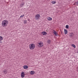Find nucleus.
I'll use <instances>...</instances> for the list:
<instances>
[{"label": "nucleus", "mask_w": 78, "mask_h": 78, "mask_svg": "<svg viewBox=\"0 0 78 78\" xmlns=\"http://www.w3.org/2000/svg\"><path fill=\"white\" fill-rule=\"evenodd\" d=\"M66 28H69V25H67L66 26Z\"/></svg>", "instance_id": "412c9836"}, {"label": "nucleus", "mask_w": 78, "mask_h": 78, "mask_svg": "<svg viewBox=\"0 0 78 78\" xmlns=\"http://www.w3.org/2000/svg\"><path fill=\"white\" fill-rule=\"evenodd\" d=\"M41 34H42L43 35H46L47 33L45 32H43L41 33Z\"/></svg>", "instance_id": "ddd939ff"}, {"label": "nucleus", "mask_w": 78, "mask_h": 78, "mask_svg": "<svg viewBox=\"0 0 78 78\" xmlns=\"http://www.w3.org/2000/svg\"><path fill=\"white\" fill-rule=\"evenodd\" d=\"M25 16V15H22L20 16V17H24V16Z\"/></svg>", "instance_id": "6ab92c4d"}, {"label": "nucleus", "mask_w": 78, "mask_h": 78, "mask_svg": "<svg viewBox=\"0 0 78 78\" xmlns=\"http://www.w3.org/2000/svg\"><path fill=\"white\" fill-rule=\"evenodd\" d=\"M76 4H78V2L76 3Z\"/></svg>", "instance_id": "5701e85b"}, {"label": "nucleus", "mask_w": 78, "mask_h": 78, "mask_svg": "<svg viewBox=\"0 0 78 78\" xmlns=\"http://www.w3.org/2000/svg\"><path fill=\"white\" fill-rule=\"evenodd\" d=\"M35 17L36 20H37L40 19V17H41V16L40 15H39V14H37L35 15Z\"/></svg>", "instance_id": "20e7f679"}, {"label": "nucleus", "mask_w": 78, "mask_h": 78, "mask_svg": "<svg viewBox=\"0 0 78 78\" xmlns=\"http://www.w3.org/2000/svg\"><path fill=\"white\" fill-rule=\"evenodd\" d=\"M69 36L70 37H73L74 36L73 34V33H70L69 34Z\"/></svg>", "instance_id": "1a4fd4ad"}, {"label": "nucleus", "mask_w": 78, "mask_h": 78, "mask_svg": "<svg viewBox=\"0 0 78 78\" xmlns=\"http://www.w3.org/2000/svg\"><path fill=\"white\" fill-rule=\"evenodd\" d=\"M29 48L30 50H33L35 48V45L33 43L29 45Z\"/></svg>", "instance_id": "f03ea898"}, {"label": "nucleus", "mask_w": 78, "mask_h": 78, "mask_svg": "<svg viewBox=\"0 0 78 78\" xmlns=\"http://www.w3.org/2000/svg\"><path fill=\"white\" fill-rule=\"evenodd\" d=\"M72 47H74V48H76V46H75V45L73 44H72Z\"/></svg>", "instance_id": "a211bd4d"}, {"label": "nucleus", "mask_w": 78, "mask_h": 78, "mask_svg": "<svg viewBox=\"0 0 78 78\" xmlns=\"http://www.w3.org/2000/svg\"><path fill=\"white\" fill-rule=\"evenodd\" d=\"M56 1H52L51 2V3L53 4H56Z\"/></svg>", "instance_id": "f8f14e48"}, {"label": "nucleus", "mask_w": 78, "mask_h": 78, "mask_svg": "<svg viewBox=\"0 0 78 78\" xmlns=\"http://www.w3.org/2000/svg\"><path fill=\"white\" fill-rule=\"evenodd\" d=\"M53 33L55 35V36L57 35V34L58 33L57 32H56L55 30H53Z\"/></svg>", "instance_id": "9b49d317"}, {"label": "nucleus", "mask_w": 78, "mask_h": 78, "mask_svg": "<svg viewBox=\"0 0 78 78\" xmlns=\"http://www.w3.org/2000/svg\"><path fill=\"white\" fill-rule=\"evenodd\" d=\"M47 19L48 20H49V21L52 20V18L51 17H47Z\"/></svg>", "instance_id": "6e6552de"}, {"label": "nucleus", "mask_w": 78, "mask_h": 78, "mask_svg": "<svg viewBox=\"0 0 78 78\" xmlns=\"http://www.w3.org/2000/svg\"><path fill=\"white\" fill-rule=\"evenodd\" d=\"M23 5H24V3H22L21 4L20 6L21 7H23Z\"/></svg>", "instance_id": "2eb2a0df"}, {"label": "nucleus", "mask_w": 78, "mask_h": 78, "mask_svg": "<svg viewBox=\"0 0 78 78\" xmlns=\"http://www.w3.org/2000/svg\"><path fill=\"white\" fill-rule=\"evenodd\" d=\"M30 75H34L35 73V72L34 71H31L30 72H29Z\"/></svg>", "instance_id": "0eeeda50"}, {"label": "nucleus", "mask_w": 78, "mask_h": 78, "mask_svg": "<svg viewBox=\"0 0 78 78\" xmlns=\"http://www.w3.org/2000/svg\"><path fill=\"white\" fill-rule=\"evenodd\" d=\"M22 0V1H23V0Z\"/></svg>", "instance_id": "b1692460"}, {"label": "nucleus", "mask_w": 78, "mask_h": 78, "mask_svg": "<svg viewBox=\"0 0 78 78\" xmlns=\"http://www.w3.org/2000/svg\"><path fill=\"white\" fill-rule=\"evenodd\" d=\"M37 45L39 47H42L44 45V44L42 42H39L37 44Z\"/></svg>", "instance_id": "7ed1b4c3"}, {"label": "nucleus", "mask_w": 78, "mask_h": 78, "mask_svg": "<svg viewBox=\"0 0 78 78\" xmlns=\"http://www.w3.org/2000/svg\"><path fill=\"white\" fill-rule=\"evenodd\" d=\"M27 20H28V21H29V22H30V19H28Z\"/></svg>", "instance_id": "4be33fe9"}, {"label": "nucleus", "mask_w": 78, "mask_h": 78, "mask_svg": "<svg viewBox=\"0 0 78 78\" xmlns=\"http://www.w3.org/2000/svg\"><path fill=\"white\" fill-rule=\"evenodd\" d=\"M23 68L24 69H27L28 68V66L27 65H24L23 66Z\"/></svg>", "instance_id": "9d476101"}, {"label": "nucleus", "mask_w": 78, "mask_h": 78, "mask_svg": "<svg viewBox=\"0 0 78 78\" xmlns=\"http://www.w3.org/2000/svg\"><path fill=\"white\" fill-rule=\"evenodd\" d=\"M24 23H27V21L26 20H24Z\"/></svg>", "instance_id": "aec40b11"}, {"label": "nucleus", "mask_w": 78, "mask_h": 78, "mask_svg": "<svg viewBox=\"0 0 78 78\" xmlns=\"http://www.w3.org/2000/svg\"><path fill=\"white\" fill-rule=\"evenodd\" d=\"M4 73H5V74H6L7 73V70H5L3 71Z\"/></svg>", "instance_id": "f3484780"}, {"label": "nucleus", "mask_w": 78, "mask_h": 78, "mask_svg": "<svg viewBox=\"0 0 78 78\" xmlns=\"http://www.w3.org/2000/svg\"><path fill=\"white\" fill-rule=\"evenodd\" d=\"M8 24V21L6 20H4L2 22V25L3 27H7Z\"/></svg>", "instance_id": "f257e3e1"}, {"label": "nucleus", "mask_w": 78, "mask_h": 78, "mask_svg": "<svg viewBox=\"0 0 78 78\" xmlns=\"http://www.w3.org/2000/svg\"><path fill=\"white\" fill-rule=\"evenodd\" d=\"M51 42V40H48L47 41V43H48V44H50V43Z\"/></svg>", "instance_id": "dca6fc26"}, {"label": "nucleus", "mask_w": 78, "mask_h": 78, "mask_svg": "<svg viewBox=\"0 0 78 78\" xmlns=\"http://www.w3.org/2000/svg\"><path fill=\"white\" fill-rule=\"evenodd\" d=\"M25 72H22L21 73V78H23L25 77Z\"/></svg>", "instance_id": "39448f33"}, {"label": "nucleus", "mask_w": 78, "mask_h": 78, "mask_svg": "<svg viewBox=\"0 0 78 78\" xmlns=\"http://www.w3.org/2000/svg\"><path fill=\"white\" fill-rule=\"evenodd\" d=\"M2 40H3V37L0 36V44L3 43V42L2 41Z\"/></svg>", "instance_id": "423d86ee"}, {"label": "nucleus", "mask_w": 78, "mask_h": 78, "mask_svg": "<svg viewBox=\"0 0 78 78\" xmlns=\"http://www.w3.org/2000/svg\"><path fill=\"white\" fill-rule=\"evenodd\" d=\"M64 31L65 34H67L68 32L67 30L65 29L64 30Z\"/></svg>", "instance_id": "4468645a"}]
</instances>
